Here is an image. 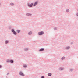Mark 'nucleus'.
<instances>
[{
	"mask_svg": "<svg viewBox=\"0 0 78 78\" xmlns=\"http://www.w3.org/2000/svg\"><path fill=\"white\" fill-rule=\"evenodd\" d=\"M44 34V32L43 31L38 32L39 35H42Z\"/></svg>",
	"mask_w": 78,
	"mask_h": 78,
	"instance_id": "nucleus-1",
	"label": "nucleus"
},
{
	"mask_svg": "<svg viewBox=\"0 0 78 78\" xmlns=\"http://www.w3.org/2000/svg\"><path fill=\"white\" fill-rule=\"evenodd\" d=\"M19 74L20 75H22V76H24V74H23L21 72H19Z\"/></svg>",
	"mask_w": 78,
	"mask_h": 78,
	"instance_id": "nucleus-2",
	"label": "nucleus"
},
{
	"mask_svg": "<svg viewBox=\"0 0 78 78\" xmlns=\"http://www.w3.org/2000/svg\"><path fill=\"white\" fill-rule=\"evenodd\" d=\"M33 5V3H32L30 5L28 4V6H29V7H32Z\"/></svg>",
	"mask_w": 78,
	"mask_h": 78,
	"instance_id": "nucleus-3",
	"label": "nucleus"
},
{
	"mask_svg": "<svg viewBox=\"0 0 78 78\" xmlns=\"http://www.w3.org/2000/svg\"><path fill=\"white\" fill-rule=\"evenodd\" d=\"M37 2H35L33 5V6H35L37 5Z\"/></svg>",
	"mask_w": 78,
	"mask_h": 78,
	"instance_id": "nucleus-4",
	"label": "nucleus"
},
{
	"mask_svg": "<svg viewBox=\"0 0 78 78\" xmlns=\"http://www.w3.org/2000/svg\"><path fill=\"white\" fill-rule=\"evenodd\" d=\"M44 50V49L42 48V49H41L39 50V51H43Z\"/></svg>",
	"mask_w": 78,
	"mask_h": 78,
	"instance_id": "nucleus-5",
	"label": "nucleus"
},
{
	"mask_svg": "<svg viewBox=\"0 0 78 78\" xmlns=\"http://www.w3.org/2000/svg\"><path fill=\"white\" fill-rule=\"evenodd\" d=\"M13 33L15 35H16L17 34V33H16V32L15 31L13 32Z\"/></svg>",
	"mask_w": 78,
	"mask_h": 78,
	"instance_id": "nucleus-6",
	"label": "nucleus"
},
{
	"mask_svg": "<svg viewBox=\"0 0 78 78\" xmlns=\"http://www.w3.org/2000/svg\"><path fill=\"white\" fill-rule=\"evenodd\" d=\"M32 34V32H30L28 33L29 35H30V34Z\"/></svg>",
	"mask_w": 78,
	"mask_h": 78,
	"instance_id": "nucleus-7",
	"label": "nucleus"
},
{
	"mask_svg": "<svg viewBox=\"0 0 78 78\" xmlns=\"http://www.w3.org/2000/svg\"><path fill=\"white\" fill-rule=\"evenodd\" d=\"M70 48V47H67L66 48V50H68V49H69Z\"/></svg>",
	"mask_w": 78,
	"mask_h": 78,
	"instance_id": "nucleus-8",
	"label": "nucleus"
},
{
	"mask_svg": "<svg viewBox=\"0 0 78 78\" xmlns=\"http://www.w3.org/2000/svg\"><path fill=\"white\" fill-rule=\"evenodd\" d=\"M10 62H11V63H13L14 62L13 61V60H10Z\"/></svg>",
	"mask_w": 78,
	"mask_h": 78,
	"instance_id": "nucleus-9",
	"label": "nucleus"
},
{
	"mask_svg": "<svg viewBox=\"0 0 78 78\" xmlns=\"http://www.w3.org/2000/svg\"><path fill=\"white\" fill-rule=\"evenodd\" d=\"M23 67H27V65H25V64L23 65Z\"/></svg>",
	"mask_w": 78,
	"mask_h": 78,
	"instance_id": "nucleus-10",
	"label": "nucleus"
},
{
	"mask_svg": "<svg viewBox=\"0 0 78 78\" xmlns=\"http://www.w3.org/2000/svg\"><path fill=\"white\" fill-rule=\"evenodd\" d=\"M9 42L8 41L6 40L5 41V44H8V43Z\"/></svg>",
	"mask_w": 78,
	"mask_h": 78,
	"instance_id": "nucleus-11",
	"label": "nucleus"
},
{
	"mask_svg": "<svg viewBox=\"0 0 78 78\" xmlns=\"http://www.w3.org/2000/svg\"><path fill=\"white\" fill-rule=\"evenodd\" d=\"M26 15H27V16H31V14H28V13L27 14H26Z\"/></svg>",
	"mask_w": 78,
	"mask_h": 78,
	"instance_id": "nucleus-12",
	"label": "nucleus"
},
{
	"mask_svg": "<svg viewBox=\"0 0 78 78\" xmlns=\"http://www.w3.org/2000/svg\"><path fill=\"white\" fill-rule=\"evenodd\" d=\"M48 76H51V74L50 73H49L48 74Z\"/></svg>",
	"mask_w": 78,
	"mask_h": 78,
	"instance_id": "nucleus-13",
	"label": "nucleus"
},
{
	"mask_svg": "<svg viewBox=\"0 0 78 78\" xmlns=\"http://www.w3.org/2000/svg\"><path fill=\"white\" fill-rule=\"evenodd\" d=\"M65 59V57H63L62 58H61V59L62 60H63V59Z\"/></svg>",
	"mask_w": 78,
	"mask_h": 78,
	"instance_id": "nucleus-14",
	"label": "nucleus"
},
{
	"mask_svg": "<svg viewBox=\"0 0 78 78\" xmlns=\"http://www.w3.org/2000/svg\"><path fill=\"white\" fill-rule=\"evenodd\" d=\"M16 31L17 33H19V32H20V30H16Z\"/></svg>",
	"mask_w": 78,
	"mask_h": 78,
	"instance_id": "nucleus-15",
	"label": "nucleus"
},
{
	"mask_svg": "<svg viewBox=\"0 0 78 78\" xmlns=\"http://www.w3.org/2000/svg\"><path fill=\"white\" fill-rule=\"evenodd\" d=\"M14 31H15L13 29H12V32H14Z\"/></svg>",
	"mask_w": 78,
	"mask_h": 78,
	"instance_id": "nucleus-16",
	"label": "nucleus"
},
{
	"mask_svg": "<svg viewBox=\"0 0 78 78\" xmlns=\"http://www.w3.org/2000/svg\"><path fill=\"white\" fill-rule=\"evenodd\" d=\"M10 5H12H12H14V4L12 3H10Z\"/></svg>",
	"mask_w": 78,
	"mask_h": 78,
	"instance_id": "nucleus-17",
	"label": "nucleus"
},
{
	"mask_svg": "<svg viewBox=\"0 0 78 78\" xmlns=\"http://www.w3.org/2000/svg\"><path fill=\"white\" fill-rule=\"evenodd\" d=\"M69 9L67 10H66L67 12H69Z\"/></svg>",
	"mask_w": 78,
	"mask_h": 78,
	"instance_id": "nucleus-18",
	"label": "nucleus"
},
{
	"mask_svg": "<svg viewBox=\"0 0 78 78\" xmlns=\"http://www.w3.org/2000/svg\"><path fill=\"white\" fill-rule=\"evenodd\" d=\"M63 70V68H60V70Z\"/></svg>",
	"mask_w": 78,
	"mask_h": 78,
	"instance_id": "nucleus-19",
	"label": "nucleus"
},
{
	"mask_svg": "<svg viewBox=\"0 0 78 78\" xmlns=\"http://www.w3.org/2000/svg\"><path fill=\"white\" fill-rule=\"evenodd\" d=\"M41 78H44V76H41Z\"/></svg>",
	"mask_w": 78,
	"mask_h": 78,
	"instance_id": "nucleus-20",
	"label": "nucleus"
},
{
	"mask_svg": "<svg viewBox=\"0 0 78 78\" xmlns=\"http://www.w3.org/2000/svg\"><path fill=\"white\" fill-rule=\"evenodd\" d=\"M2 66L1 65H0V68H1V67H2Z\"/></svg>",
	"mask_w": 78,
	"mask_h": 78,
	"instance_id": "nucleus-21",
	"label": "nucleus"
},
{
	"mask_svg": "<svg viewBox=\"0 0 78 78\" xmlns=\"http://www.w3.org/2000/svg\"><path fill=\"white\" fill-rule=\"evenodd\" d=\"M77 16H78V14H77Z\"/></svg>",
	"mask_w": 78,
	"mask_h": 78,
	"instance_id": "nucleus-22",
	"label": "nucleus"
},
{
	"mask_svg": "<svg viewBox=\"0 0 78 78\" xmlns=\"http://www.w3.org/2000/svg\"><path fill=\"white\" fill-rule=\"evenodd\" d=\"M55 29V30H56V29Z\"/></svg>",
	"mask_w": 78,
	"mask_h": 78,
	"instance_id": "nucleus-23",
	"label": "nucleus"
}]
</instances>
